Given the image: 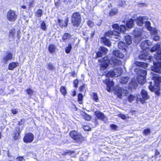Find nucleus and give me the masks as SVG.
Masks as SVG:
<instances>
[{
	"mask_svg": "<svg viewBox=\"0 0 161 161\" xmlns=\"http://www.w3.org/2000/svg\"><path fill=\"white\" fill-rule=\"evenodd\" d=\"M98 62L100 63V69L102 71L107 69L109 64L115 67L121 65L122 64L121 61L113 56L110 59L107 56L104 57L99 59Z\"/></svg>",
	"mask_w": 161,
	"mask_h": 161,
	"instance_id": "obj_1",
	"label": "nucleus"
},
{
	"mask_svg": "<svg viewBox=\"0 0 161 161\" xmlns=\"http://www.w3.org/2000/svg\"><path fill=\"white\" fill-rule=\"evenodd\" d=\"M152 79L154 81V86L153 85L152 82L150 81L148 82L149 85L148 86V88L151 92H154L156 95L158 97L160 94L161 76L155 74L152 77Z\"/></svg>",
	"mask_w": 161,
	"mask_h": 161,
	"instance_id": "obj_2",
	"label": "nucleus"
},
{
	"mask_svg": "<svg viewBox=\"0 0 161 161\" xmlns=\"http://www.w3.org/2000/svg\"><path fill=\"white\" fill-rule=\"evenodd\" d=\"M69 135L70 137L76 142L81 143L85 140V137L77 130H71Z\"/></svg>",
	"mask_w": 161,
	"mask_h": 161,
	"instance_id": "obj_3",
	"label": "nucleus"
},
{
	"mask_svg": "<svg viewBox=\"0 0 161 161\" xmlns=\"http://www.w3.org/2000/svg\"><path fill=\"white\" fill-rule=\"evenodd\" d=\"M81 20V16L79 12H76L73 13L71 17V22L74 27H79Z\"/></svg>",
	"mask_w": 161,
	"mask_h": 161,
	"instance_id": "obj_4",
	"label": "nucleus"
},
{
	"mask_svg": "<svg viewBox=\"0 0 161 161\" xmlns=\"http://www.w3.org/2000/svg\"><path fill=\"white\" fill-rule=\"evenodd\" d=\"M137 70L138 72L137 73V76L136 79L138 82L143 85L146 82V76L147 74L146 70L141 69H135V70Z\"/></svg>",
	"mask_w": 161,
	"mask_h": 161,
	"instance_id": "obj_5",
	"label": "nucleus"
},
{
	"mask_svg": "<svg viewBox=\"0 0 161 161\" xmlns=\"http://www.w3.org/2000/svg\"><path fill=\"white\" fill-rule=\"evenodd\" d=\"M122 70L119 68H115L108 71L105 75L107 77H117L120 76L122 73Z\"/></svg>",
	"mask_w": 161,
	"mask_h": 161,
	"instance_id": "obj_6",
	"label": "nucleus"
},
{
	"mask_svg": "<svg viewBox=\"0 0 161 161\" xmlns=\"http://www.w3.org/2000/svg\"><path fill=\"white\" fill-rule=\"evenodd\" d=\"M18 15L16 12L11 9H9L7 12L6 18L10 22H14L15 21L17 18Z\"/></svg>",
	"mask_w": 161,
	"mask_h": 161,
	"instance_id": "obj_7",
	"label": "nucleus"
},
{
	"mask_svg": "<svg viewBox=\"0 0 161 161\" xmlns=\"http://www.w3.org/2000/svg\"><path fill=\"white\" fill-rule=\"evenodd\" d=\"M22 130L19 126L15 127L12 134V138L14 141L19 140L21 138L20 134Z\"/></svg>",
	"mask_w": 161,
	"mask_h": 161,
	"instance_id": "obj_8",
	"label": "nucleus"
},
{
	"mask_svg": "<svg viewBox=\"0 0 161 161\" xmlns=\"http://www.w3.org/2000/svg\"><path fill=\"white\" fill-rule=\"evenodd\" d=\"M34 139V134L31 132L25 133L23 138V142L26 144L31 143Z\"/></svg>",
	"mask_w": 161,
	"mask_h": 161,
	"instance_id": "obj_9",
	"label": "nucleus"
},
{
	"mask_svg": "<svg viewBox=\"0 0 161 161\" xmlns=\"http://www.w3.org/2000/svg\"><path fill=\"white\" fill-rule=\"evenodd\" d=\"M114 30L115 31L118 33V35L120 33H124L126 30V27L125 25H121L120 26L118 24H114L112 25Z\"/></svg>",
	"mask_w": 161,
	"mask_h": 161,
	"instance_id": "obj_10",
	"label": "nucleus"
},
{
	"mask_svg": "<svg viewBox=\"0 0 161 161\" xmlns=\"http://www.w3.org/2000/svg\"><path fill=\"white\" fill-rule=\"evenodd\" d=\"M69 22V18L66 17L64 21L63 19L58 18L57 19V24L61 28H66L68 26Z\"/></svg>",
	"mask_w": 161,
	"mask_h": 161,
	"instance_id": "obj_11",
	"label": "nucleus"
},
{
	"mask_svg": "<svg viewBox=\"0 0 161 161\" xmlns=\"http://www.w3.org/2000/svg\"><path fill=\"white\" fill-rule=\"evenodd\" d=\"M13 58V54L9 51L6 52V54L2 58V62L4 64H7L8 61L11 60Z\"/></svg>",
	"mask_w": 161,
	"mask_h": 161,
	"instance_id": "obj_12",
	"label": "nucleus"
},
{
	"mask_svg": "<svg viewBox=\"0 0 161 161\" xmlns=\"http://www.w3.org/2000/svg\"><path fill=\"white\" fill-rule=\"evenodd\" d=\"M103 82L107 86L106 89L107 91L109 92H111L112 88L114 84V81L113 80H110L109 78H107L103 81Z\"/></svg>",
	"mask_w": 161,
	"mask_h": 161,
	"instance_id": "obj_13",
	"label": "nucleus"
},
{
	"mask_svg": "<svg viewBox=\"0 0 161 161\" xmlns=\"http://www.w3.org/2000/svg\"><path fill=\"white\" fill-rule=\"evenodd\" d=\"M153 66L152 68V70L153 71L158 73L161 74V62H154Z\"/></svg>",
	"mask_w": 161,
	"mask_h": 161,
	"instance_id": "obj_14",
	"label": "nucleus"
},
{
	"mask_svg": "<svg viewBox=\"0 0 161 161\" xmlns=\"http://www.w3.org/2000/svg\"><path fill=\"white\" fill-rule=\"evenodd\" d=\"M94 114L98 119H100L103 121H107V119L104 115V114L99 111H95Z\"/></svg>",
	"mask_w": 161,
	"mask_h": 161,
	"instance_id": "obj_15",
	"label": "nucleus"
},
{
	"mask_svg": "<svg viewBox=\"0 0 161 161\" xmlns=\"http://www.w3.org/2000/svg\"><path fill=\"white\" fill-rule=\"evenodd\" d=\"M118 32L114 30L108 31H107L105 32L104 34V36L108 37L109 38H111L113 36H118Z\"/></svg>",
	"mask_w": 161,
	"mask_h": 161,
	"instance_id": "obj_16",
	"label": "nucleus"
},
{
	"mask_svg": "<svg viewBox=\"0 0 161 161\" xmlns=\"http://www.w3.org/2000/svg\"><path fill=\"white\" fill-rule=\"evenodd\" d=\"M100 41L102 43L108 47H110L111 45L110 39L107 38L104 36L101 37Z\"/></svg>",
	"mask_w": 161,
	"mask_h": 161,
	"instance_id": "obj_17",
	"label": "nucleus"
},
{
	"mask_svg": "<svg viewBox=\"0 0 161 161\" xmlns=\"http://www.w3.org/2000/svg\"><path fill=\"white\" fill-rule=\"evenodd\" d=\"M113 55L117 58H123L124 57V54L118 50H114L113 51Z\"/></svg>",
	"mask_w": 161,
	"mask_h": 161,
	"instance_id": "obj_18",
	"label": "nucleus"
},
{
	"mask_svg": "<svg viewBox=\"0 0 161 161\" xmlns=\"http://www.w3.org/2000/svg\"><path fill=\"white\" fill-rule=\"evenodd\" d=\"M133 33L135 37H141L142 36V31L140 29L135 28L133 31Z\"/></svg>",
	"mask_w": 161,
	"mask_h": 161,
	"instance_id": "obj_19",
	"label": "nucleus"
},
{
	"mask_svg": "<svg viewBox=\"0 0 161 161\" xmlns=\"http://www.w3.org/2000/svg\"><path fill=\"white\" fill-rule=\"evenodd\" d=\"M145 19L144 16H139L136 19V23L137 25L140 26H142L144 24V20Z\"/></svg>",
	"mask_w": 161,
	"mask_h": 161,
	"instance_id": "obj_20",
	"label": "nucleus"
},
{
	"mask_svg": "<svg viewBox=\"0 0 161 161\" xmlns=\"http://www.w3.org/2000/svg\"><path fill=\"white\" fill-rule=\"evenodd\" d=\"M134 64L137 66L140 67L145 69L147 68L148 65L147 64V63L141 62H139L137 61H136L135 62Z\"/></svg>",
	"mask_w": 161,
	"mask_h": 161,
	"instance_id": "obj_21",
	"label": "nucleus"
},
{
	"mask_svg": "<svg viewBox=\"0 0 161 161\" xmlns=\"http://www.w3.org/2000/svg\"><path fill=\"white\" fill-rule=\"evenodd\" d=\"M126 25L128 28H132L134 25V20L132 18L128 19L126 21Z\"/></svg>",
	"mask_w": 161,
	"mask_h": 161,
	"instance_id": "obj_22",
	"label": "nucleus"
},
{
	"mask_svg": "<svg viewBox=\"0 0 161 161\" xmlns=\"http://www.w3.org/2000/svg\"><path fill=\"white\" fill-rule=\"evenodd\" d=\"M122 89L119 87H117L114 89L115 94L119 98H121L122 96Z\"/></svg>",
	"mask_w": 161,
	"mask_h": 161,
	"instance_id": "obj_23",
	"label": "nucleus"
},
{
	"mask_svg": "<svg viewBox=\"0 0 161 161\" xmlns=\"http://www.w3.org/2000/svg\"><path fill=\"white\" fill-rule=\"evenodd\" d=\"M19 65L17 62H11L8 65V69L9 70H13Z\"/></svg>",
	"mask_w": 161,
	"mask_h": 161,
	"instance_id": "obj_24",
	"label": "nucleus"
},
{
	"mask_svg": "<svg viewBox=\"0 0 161 161\" xmlns=\"http://www.w3.org/2000/svg\"><path fill=\"white\" fill-rule=\"evenodd\" d=\"M71 36L70 33L65 32L63 35L62 37V39L64 42H65L69 40Z\"/></svg>",
	"mask_w": 161,
	"mask_h": 161,
	"instance_id": "obj_25",
	"label": "nucleus"
},
{
	"mask_svg": "<svg viewBox=\"0 0 161 161\" xmlns=\"http://www.w3.org/2000/svg\"><path fill=\"white\" fill-rule=\"evenodd\" d=\"M141 94L142 98L144 100H147L149 98V96L148 95L147 92L144 89H142Z\"/></svg>",
	"mask_w": 161,
	"mask_h": 161,
	"instance_id": "obj_26",
	"label": "nucleus"
},
{
	"mask_svg": "<svg viewBox=\"0 0 161 161\" xmlns=\"http://www.w3.org/2000/svg\"><path fill=\"white\" fill-rule=\"evenodd\" d=\"M118 12V10L117 8H113L111 9L109 12L108 15L110 16H112L116 15Z\"/></svg>",
	"mask_w": 161,
	"mask_h": 161,
	"instance_id": "obj_27",
	"label": "nucleus"
},
{
	"mask_svg": "<svg viewBox=\"0 0 161 161\" xmlns=\"http://www.w3.org/2000/svg\"><path fill=\"white\" fill-rule=\"evenodd\" d=\"M83 96L81 93H79L77 95V101L80 104H82L83 103Z\"/></svg>",
	"mask_w": 161,
	"mask_h": 161,
	"instance_id": "obj_28",
	"label": "nucleus"
},
{
	"mask_svg": "<svg viewBox=\"0 0 161 161\" xmlns=\"http://www.w3.org/2000/svg\"><path fill=\"white\" fill-rule=\"evenodd\" d=\"M83 119L85 120L89 121L91 119V116L86 113L85 112H83V114H81Z\"/></svg>",
	"mask_w": 161,
	"mask_h": 161,
	"instance_id": "obj_29",
	"label": "nucleus"
},
{
	"mask_svg": "<svg viewBox=\"0 0 161 161\" xmlns=\"http://www.w3.org/2000/svg\"><path fill=\"white\" fill-rule=\"evenodd\" d=\"M118 45L119 48L121 50H126V46L124 42L120 41L119 42Z\"/></svg>",
	"mask_w": 161,
	"mask_h": 161,
	"instance_id": "obj_30",
	"label": "nucleus"
},
{
	"mask_svg": "<svg viewBox=\"0 0 161 161\" xmlns=\"http://www.w3.org/2000/svg\"><path fill=\"white\" fill-rule=\"evenodd\" d=\"M56 49V46L53 44H50L48 47V50L51 53H54Z\"/></svg>",
	"mask_w": 161,
	"mask_h": 161,
	"instance_id": "obj_31",
	"label": "nucleus"
},
{
	"mask_svg": "<svg viewBox=\"0 0 161 161\" xmlns=\"http://www.w3.org/2000/svg\"><path fill=\"white\" fill-rule=\"evenodd\" d=\"M60 92L64 97H65L67 93L66 87L64 86H60Z\"/></svg>",
	"mask_w": 161,
	"mask_h": 161,
	"instance_id": "obj_32",
	"label": "nucleus"
},
{
	"mask_svg": "<svg viewBox=\"0 0 161 161\" xmlns=\"http://www.w3.org/2000/svg\"><path fill=\"white\" fill-rule=\"evenodd\" d=\"M131 88L135 89L138 86V84L135 80H131L130 84Z\"/></svg>",
	"mask_w": 161,
	"mask_h": 161,
	"instance_id": "obj_33",
	"label": "nucleus"
},
{
	"mask_svg": "<svg viewBox=\"0 0 161 161\" xmlns=\"http://www.w3.org/2000/svg\"><path fill=\"white\" fill-rule=\"evenodd\" d=\"M151 23L149 21H147L145 22V27L147 28V30L151 31H152L153 28L151 26Z\"/></svg>",
	"mask_w": 161,
	"mask_h": 161,
	"instance_id": "obj_34",
	"label": "nucleus"
},
{
	"mask_svg": "<svg viewBox=\"0 0 161 161\" xmlns=\"http://www.w3.org/2000/svg\"><path fill=\"white\" fill-rule=\"evenodd\" d=\"M99 50L101 51L103 55L106 54L108 52V49L103 46L100 47Z\"/></svg>",
	"mask_w": 161,
	"mask_h": 161,
	"instance_id": "obj_35",
	"label": "nucleus"
},
{
	"mask_svg": "<svg viewBox=\"0 0 161 161\" xmlns=\"http://www.w3.org/2000/svg\"><path fill=\"white\" fill-rule=\"evenodd\" d=\"M86 89H87V85L84 84H83L80 86L79 88V91L80 92H86Z\"/></svg>",
	"mask_w": 161,
	"mask_h": 161,
	"instance_id": "obj_36",
	"label": "nucleus"
},
{
	"mask_svg": "<svg viewBox=\"0 0 161 161\" xmlns=\"http://www.w3.org/2000/svg\"><path fill=\"white\" fill-rule=\"evenodd\" d=\"M125 41L126 43L128 45L131 43V40L130 36L127 35L125 36Z\"/></svg>",
	"mask_w": 161,
	"mask_h": 161,
	"instance_id": "obj_37",
	"label": "nucleus"
},
{
	"mask_svg": "<svg viewBox=\"0 0 161 161\" xmlns=\"http://www.w3.org/2000/svg\"><path fill=\"white\" fill-rule=\"evenodd\" d=\"M72 48V44L71 43H69L68 44V46H67L65 49V52L66 53H69L71 51Z\"/></svg>",
	"mask_w": 161,
	"mask_h": 161,
	"instance_id": "obj_38",
	"label": "nucleus"
},
{
	"mask_svg": "<svg viewBox=\"0 0 161 161\" xmlns=\"http://www.w3.org/2000/svg\"><path fill=\"white\" fill-rule=\"evenodd\" d=\"M74 151H70L69 150H67L66 151L64 152L62 154L63 156H66V155H71L72 154L75 153Z\"/></svg>",
	"mask_w": 161,
	"mask_h": 161,
	"instance_id": "obj_39",
	"label": "nucleus"
},
{
	"mask_svg": "<svg viewBox=\"0 0 161 161\" xmlns=\"http://www.w3.org/2000/svg\"><path fill=\"white\" fill-rule=\"evenodd\" d=\"M92 97L94 101L96 102H98L99 100V98L97 93L94 92L92 93Z\"/></svg>",
	"mask_w": 161,
	"mask_h": 161,
	"instance_id": "obj_40",
	"label": "nucleus"
},
{
	"mask_svg": "<svg viewBox=\"0 0 161 161\" xmlns=\"http://www.w3.org/2000/svg\"><path fill=\"white\" fill-rule=\"evenodd\" d=\"M47 69L49 70H53L55 69V68L53 64L51 63L47 64Z\"/></svg>",
	"mask_w": 161,
	"mask_h": 161,
	"instance_id": "obj_41",
	"label": "nucleus"
},
{
	"mask_svg": "<svg viewBox=\"0 0 161 161\" xmlns=\"http://www.w3.org/2000/svg\"><path fill=\"white\" fill-rule=\"evenodd\" d=\"M129 79L128 77H123L121 79L120 82L122 84H125L128 82Z\"/></svg>",
	"mask_w": 161,
	"mask_h": 161,
	"instance_id": "obj_42",
	"label": "nucleus"
},
{
	"mask_svg": "<svg viewBox=\"0 0 161 161\" xmlns=\"http://www.w3.org/2000/svg\"><path fill=\"white\" fill-rule=\"evenodd\" d=\"M40 28L41 29L44 31H46L47 30V27L46 24L44 21H42L40 24Z\"/></svg>",
	"mask_w": 161,
	"mask_h": 161,
	"instance_id": "obj_43",
	"label": "nucleus"
},
{
	"mask_svg": "<svg viewBox=\"0 0 161 161\" xmlns=\"http://www.w3.org/2000/svg\"><path fill=\"white\" fill-rule=\"evenodd\" d=\"M139 58L140 59L146 60L147 58V55L144 53H142L138 56Z\"/></svg>",
	"mask_w": 161,
	"mask_h": 161,
	"instance_id": "obj_44",
	"label": "nucleus"
},
{
	"mask_svg": "<svg viewBox=\"0 0 161 161\" xmlns=\"http://www.w3.org/2000/svg\"><path fill=\"white\" fill-rule=\"evenodd\" d=\"M151 131L149 128H146L143 130V134L145 136H147L150 134Z\"/></svg>",
	"mask_w": 161,
	"mask_h": 161,
	"instance_id": "obj_45",
	"label": "nucleus"
},
{
	"mask_svg": "<svg viewBox=\"0 0 161 161\" xmlns=\"http://www.w3.org/2000/svg\"><path fill=\"white\" fill-rule=\"evenodd\" d=\"M25 92L29 96H31L34 93L33 90L30 88H28L27 89L25 90Z\"/></svg>",
	"mask_w": 161,
	"mask_h": 161,
	"instance_id": "obj_46",
	"label": "nucleus"
},
{
	"mask_svg": "<svg viewBox=\"0 0 161 161\" xmlns=\"http://www.w3.org/2000/svg\"><path fill=\"white\" fill-rule=\"evenodd\" d=\"M15 32V29H13L9 31L8 36L9 37L13 38L14 36V34Z\"/></svg>",
	"mask_w": 161,
	"mask_h": 161,
	"instance_id": "obj_47",
	"label": "nucleus"
},
{
	"mask_svg": "<svg viewBox=\"0 0 161 161\" xmlns=\"http://www.w3.org/2000/svg\"><path fill=\"white\" fill-rule=\"evenodd\" d=\"M34 0H32L29 2L28 4V9L30 10L34 6Z\"/></svg>",
	"mask_w": 161,
	"mask_h": 161,
	"instance_id": "obj_48",
	"label": "nucleus"
},
{
	"mask_svg": "<svg viewBox=\"0 0 161 161\" xmlns=\"http://www.w3.org/2000/svg\"><path fill=\"white\" fill-rule=\"evenodd\" d=\"M36 14V16L38 17H41L42 14V10L40 9H38L37 10Z\"/></svg>",
	"mask_w": 161,
	"mask_h": 161,
	"instance_id": "obj_49",
	"label": "nucleus"
},
{
	"mask_svg": "<svg viewBox=\"0 0 161 161\" xmlns=\"http://www.w3.org/2000/svg\"><path fill=\"white\" fill-rule=\"evenodd\" d=\"M134 96L130 94L128 97L127 99L129 102L131 103L134 100Z\"/></svg>",
	"mask_w": 161,
	"mask_h": 161,
	"instance_id": "obj_50",
	"label": "nucleus"
},
{
	"mask_svg": "<svg viewBox=\"0 0 161 161\" xmlns=\"http://www.w3.org/2000/svg\"><path fill=\"white\" fill-rule=\"evenodd\" d=\"M25 120L24 119H21L20 121L18 122L17 125L19 126L24 124Z\"/></svg>",
	"mask_w": 161,
	"mask_h": 161,
	"instance_id": "obj_51",
	"label": "nucleus"
},
{
	"mask_svg": "<svg viewBox=\"0 0 161 161\" xmlns=\"http://www.w3.org/2000/svg\"><path fill=\"white\" fill-rule=\"evenodd\" d=\"M87 24L90 28H92L94 25V22L91 20H88L87 22Z\"/></svg>",
	"mask_w": 161,
	"mask_h": 161,
	"instance_id": "obj_52",
	"label": "nucleus"
},
{
	"mask_svg": "<svg viewBox=\"0 0 161 161\" xmlns=\"http://www.w3.org/2000/svg\"><path fill=\"white\" fill-rule=\"evenodd\" d=\"M96 56L95 58H100L102 57L103 56V54L101 52V51H99L97 52L96 53Z\"/></svg>",
	"mask_w": 161,
	"mask_h": 161,
	"instance_id": "obj_53",
	"label": "nucleus"
},
{
	"mask_svg": "<svg viewBox=\"0 0 161 161\" xmlns=\"http://www.w3.org/2000/svg\"><path fill=\"white\" fill-rule=\"evenodd\" d=\"M73 86L75 88H77L78 86V80L76 79L74 80L73 81Z\"/></svg>",
	"mask_w": 161,
	"mask_h": 161,
	"instance_id": "obj_54",
	"label": "nucleus"
},
{
	"mask_svg": "<svg viewBox=\"0 0 161 161\" xmlns=\"http://www.w3.org/2000/svg\"><path fill=\"white\" fill-rule=\"evenodd\" d=\"M82 127L84 130H85L86 131L90 130L91 129L90 127L88 125H83L82 126Z\"/></svg>",
	"mask_w": 161,
	"mask_h": 161,
	"instance_id": "obj_55",
	"label": "nucleus"
},
{
	"mask_svg": "<svg viewBox=\"0 0 161 161\" xmlns=\"http://www.w3.org/2000/svg\"><path fill=\"white\" fill-rule=\"evenodd\" d=\"M16 159L17 161H24L25 160L24 157L22 156L17 157Z\"/></svg>",
	"mask_w": 161,
	"mask_h": 161,
	"instance_id": "obj_56",
	"label": "nucleus"
},
{
	"mask_svg": "<svg viewBox=\"0 0 161 161\" xmlns=\"http://www.w3.org/2000/svg\"><path fill=\"white\" fill-rule=\"evenodd\" d=\"M110 127L114 130H117V126L115 124H112L110 125Z\"/></svg>",
	"mask_w": 161,
	"mask_h": 161,
	"instance_id": "obj_57",
	"label": "nucleus"
},
{
	"mask_svg": "<svg viewBox=\"0 0 161 161\" xmlns=\"http://www.w3.org/2000/svg\"><path fill=\"white\" fill-rule=\"evenodd\" d=\"M153 39V40H155V41H157L160 40V37L158 35H154Z\"/></svg>",
	"mask_w": 161,
	"mask_h": 161,
	"instance_id": "obj_58",
	"label": "nucleus"
},
{
	"mask_svg": "<svg viewBox=\"0 0 161 161\" xmlns=\"http://www.w3.org/2000/svg\"><path fill=\"white\" fill-rule=\"evenodd\" d=\"M119 117L125 120L126 119V116L123 114H119Z\"/></svg>",
	"mask_w": 161,
	"mask_h": 161,
	"instance_id": "obj_59",
	"label": "nucleus"
},
{
	"mask_svg": "<svg viewBox=\"0 0 161 161\" xmlns=\"http://www.w3.org/2000/svg\"><path fill=\"white\" fill-rule=\"evenodd\" d=\"M157 47L156 46H153L151 48L150 51L152 52H154L157 49Z\"/></svg>",
	"mask_w": 161,
	"mask_h": 161,
	"instance_id": "obj_60",
	"label": "nucleus"
},
{
	"mask_svg": "<svg viewBox=\"0 0 161 161\" xmlns=\"http://www.w3.org/2000/svg\"><path fill=\"white\" fill-rule=\"evenodd\" d=\"M77 72H76L75 71H74L71 73V76L73 77H75L76 76Z\"/></svg>",
	"mask_w": 161,
	"mask_h": 161,
	"instance_id": "obj_61",
	"label": "nucleus"
},
{
	"mask_svg": "<svg viewBox=\"0 0 161 161\" xmlns=\"http://www.w3.org/2000/svg\"><path fill=\"white\" fill-rule=\"evenodd\" d=\"M5 94L4 92V89L0 88V95L4 96Z\"/></svg>",
	"mask_w": 161,
	"mask_h": 161,
	"instance_id": "obj_62",
	"label": "nucleus"
},
{
	"mask_svg": "<svg viewBox=\"0 0 161 161\" xmlns=\"http://www.w3.org/2000/svg\"><path fill=\"white\" fill-rule=\"evenodd\" d=\"M11 111L12 113L14 114H16L18 113V111L16 109H13L11 110Z\"/></svg>",
	"mask_w": 161,
	"mask_h": 161,
	"instance_id": "obj_63",
	"label": "nucleus"
},
{
	"mask_svg": "<svg viewBox=\"0 0 161 161\" xmlns=\"http://www.w3.org/2000/svg\"><path fill=\"white\" fill-rule=\"evenodd\" d=\"M138 5L139 6H141V7H143V6H146L147 5L145 3H139L138 4Z\"/></svg>",
	"mask_w": 161,
	"mask_h": 161,
	"instance_id": "obj_64",
	"label": "nucleus"
}]
</instances>
